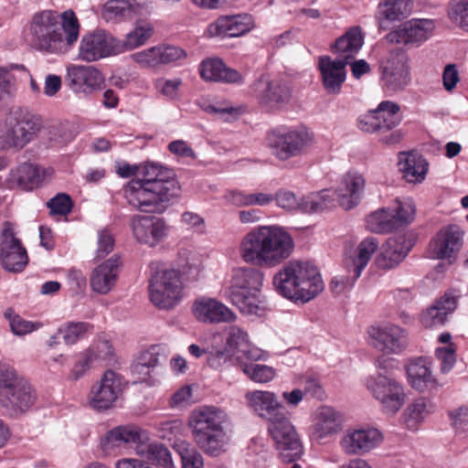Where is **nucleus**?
<instances>
[{"label":"nucleus","instance_id":"obj_1","mask_svg":"<svg viewBox=\"0 0 468 468\" xmlns=\"http://www.w3.org/2000/svg\"><path fill=\"white\" fill-rule=\"evenodd\" d=\"M138 173L124 188L128 203L144 213H163L172 198L177 197L180 186L173 170L156 163L144 165H119L117 174L123 178Z\"/></svg>","mask_w":468,"mask_h":468},{"label":"nucleus","instance_id":"obj_2","mask_svg":"<svg viewBox=\"0 0 468 468\" xmlns=\"http://www.w3.org/2000/svg\"><path fill=\"white\" fill-rule=\"evenodd\" d=\"M293 245L290 234L282 228L262 226L243 237L239 253L247 263L273 267L291 255Z\"/></svg>","mask_w":468,"mask_h":468},{"label":"nucleus","instance_id":"obj_3","mask_svg":"<svg viewBox=\"0 0 468 468\" xmlns=\"http://www.w3.org/2000/svg\"><path fill=\"white\" fill-rule=\"evenodd\" d=\"M60 16L51 10L36 13L31 21L30 32L36 47L48 52H55L62 42L72 47L79 38L80 24L71 10Z\"/></svg>","mask_w":468,"mask_h":468},{"label":"nucleus","instance_id":"obj_4","mask_svg":"<svg viewBox=\"0 0 468 468\" xmlns=\"http://www.w3.org/2000/svg\"><path fill=\"white\" fill-rule=\"evenodd\" d=\"M227 412L216 406H201L189 416L188 425L196 444L206 454L216 457L226 451L229 436L225 430Z\"/></svg>","mask_w":468,"mask_h":468},{"label":"nucleus","instance_id":"obj_5","mask_svg":"<svg viewBox=\"0 0 468 468\" xmlns=\"http://www.w3.org/2000/svg\"><path fill=\"white\" fill-rule=\"evenodd\" d=\"M275 290L283 297L309 302L324 288L316 266L310 262L290 261L273 277Z\"/></svg>","mask_w":468,"mask_h":468},{"label":"nucleus","instance_id":"obj_6","mask_svg":"<svg viewBox=\"0 0 468 468\" xmlns=\"http://www.w3.org/2000/svg\"><path fill=\"white\" fill-rule=\"evenodd\" d=\"M364 187V177L356 172H349L342 177L340 186L335 191L323 189L302 197L301 211L320 213L335 207L336 199L344 209L349 210L358 204Z\"/></svg>","mask_w":468,"mask_h":468},{"label":"nucleus","instance_id":"obj_7","mask_svg":"<svg viewBox=\"0 0 468 468\" xmlns=\"http://www.w3.org/2000/svg\"><path fill=\"white\" fill-rule=\"evenodd\" d=\"M37 390L31 382L11 367L0 382V409L11 418H18L35 405Z\"/></svg>","mask_w":468,"mask_h":468},{"label":"nucleus","instance_id":"obj_8","mask_svg":"<svg viewBox=\"0 0 468 468\" xmlns=\"http://www.w3.org/2000/svg\"><path fill=\"white\" fill-rule=\"evenodd\" d=\"M378 373L367 379V388L381 410L387 414L397 413L404 404L405 393L402 385L393 373V361L383 356L376 360Z\"/></svg>","mask_w":468,"mask_h":468},{"label":"nucleus","instance_id":"obj_9","mask_svg":"<svg viewBox=\"0 0 468 468\" xmlns=\"http://www.w3.org/2000/svg\"><path fill=\"white\" fill-rule=\"evenodd\" d=\"M44 127L43 120L27 109L12 111L0 129V149H22L34 141Z\"/></svg>","mask_w":468,"mask_h":468},{"label":"nucleus","instance_id":"obj_10","mask_svg":"<svg viewBox=\"0 0 468 468\" xmlns=\"http://www.w3.org/2000/svg\"><path fill=\"white\" fill-rule=\"evenodd\" d=\"M314 141V133L304 125L278 128L267 137L272 154L281 161L304 154Z\"/></svg>","mask_w":468,"mask_h":468},{"label":"nucleus","instance_id":"obj_11","mask_svg":"<svg viewBox=\"0 0 468 468\" xmlns=\"http://www.w3.org/2000/svg\"><path fill=\"white\" fill-rule=\"evenodd\" d=\"M152 303L161 310H169L179 303L183 296L181 274L175 269H157L149 279Z\"/></svg>","mask_w":468,"mask_h":468},{"label":"nucleus","instance_id":"obj_12","mask_svg":"<svg viewBox=\"0 0 468 468\" xmlns=\"http://www.w3.org/2000/svg\"><path fill=\"white\" fill-rule=\"evenodd\" d=\"M416 216L411 198L396 199L392 206L380 208L367 218V227L375 233H389L410 225Z\"/></svg>","mask_w":468,"mask_h":468},{"label":"nucleus","instance_id":"obj_13","mask_svg":"<svg viewBox=\"0 0 468 468\" xmlns=\"http://www.w3.org/2000/svg\"><path fill=\"white\" fill-rule=\"evenodd\" d=\"M118 38L112 33L97 29L84 34L80 41L78 58L91 63L119 54Z\"/></svg>","mask_w":468,"mask_h":468},{"label":"nucleus","instance_id":"obj_14","mask_svg":"<svg viewBox=\"0 0 468 468\" xmlns=\"http://www.w3.org/2000/svg\"><path fill=\"white\" fill-rule=\"evenodd\" d=\"M268 431L283 462L292 463L300 457L303 452L302 443L294 426L289 420L288 411L268 424Z\"/></svg>","mask_w":468,"mask_h":468},{"label":"nucleus","instance_id":"obj_15","mask_svg":"<svg viewBox=\"0 0 468 468\" xmlns=\"http://www.w3.org/2000/svg\"><path fill=\"white\" fill-rule=\"evenodd\" d=\"M367 335L369 345L384 355H399L408 347V332L395 324L372 325Z\"/></svg>","mask_w":468,"mask_h":468},{"label":"nucleus","instance_id":"obj_16","mask_svg":"<svg viewBox=\"0 0 468 468\" xmlns=\"http://www.w3.org/2000/svg\"><path fill=\"white\" fill-rule=\"evenodd\" d=\"M0 261L5 271L14 273L21 272L28 263L27 250L8 221L4 223L0 235Z\"/></svg>","mask_w":468,"mask_h":468},{"label":"nucleus","instance_id":"obj_17","mask_svg":"<svg viewBox=\"0 0 468 468\" xmlns=\"http://www.w3.org/2000/svg\"><path fill=\"white\" fill-rule=\"evenodd\" d=\"M435 29L431 19L413 18L398 26L390 31L386 39L389 43L419 47L431 37Z\"/></svg>","mask_w":468,"mask_h":468},{"label":"nucleus","instance_id":"obj_18","mask_svg":"<svg viewBox=\"0 0 468 468\" xmlns=\"http://www.w3.org/2000/svg\"><path fill=\"white\" fill-rule=\"evenodd\" d=\"M463 232L456 225L441 229L431 240L430 255L433 259L447 260L452 264L463 247Z\"/></svg>","mask_w":468,"mask_h":468},{"label":"nucleus","instance_id":"obj_19","mask_svg":"<svg viewBox=\"0 0 468 468\" xmlns=\"http://www.w3.org/2000/svg\"><path fill=\"white\" fill-rule=\"evenodd\" d=\"M65 81L75 93L90 95L102 88L104 77L94 66L70 65L67 68Z\"/></svg>","mask_w":468,"mask_h":468},{"label":"nucleus","instance_id":"obj_20","mask_svg":"<svg viewBox=\"0 0 468 468\" xmlns=\"http://www.w3.org/2000/svg\"><path fill=\"white\" fill-rule=\"evenodd\" d=\"M122 391V377L112 370H107L101 380L92 386L90 405L97 410L112 407Z\"/></svg>","mask_w":468,"mask_h":468},{"label":"nucleus","instance_id":"obj_21","mask_svg":"<svg viewBox=\"0 0 468 468\" xmlns=\"http://www.w3.org/2000/svg\"><path fill=\"white\" fill-rule=\"evenodd\" d=\"M248 408L268 424L273 422L287 412L277 396L268 390H252L245 394Z\"/></svg>","mask_w":468,"mask_h":468},{"label":"nucleus","instance_id":"obj_22","mask_svg":"<svg viewBox=\"0 0 468 468\" xmlns=\"http://www.w3.org/2000/svg\"><path fill=\"white\" fill-rule=\"evenodd\" d=\"M382 441L378 429L349 428L340 440L342 450L348 455H364L375 449Z\"/></svg>","mask_w":468,"mask_h":468},{"label":"nucleus","instance_id":"obj_23","mask_svg":"<svg viewBox=\"0 0 468 468\" xmlns=\"http://www.w3.org/2000/svg\"><path fill=\"white\" fill-rule=\"evenodd\" d=\"M149 440L147 432L135 425L118 426L109 431L101 441L106 453H111L133 444H144Z\"/></svg>","mask_w":468,"mask_h":468},{"label":"nucleus","instance_id":"obj_24","mask_svg":"<svg viewBox=\"0 0 468 468\" xmlns=\"http://www.w3.org/2000/svg\"><path fill=\"white\" fill-rule=\"evenodd\" d=\"M149 440L147 432L135 425L118 426L109 431L101 441L106 453H111L133 444H144Z\"/></svg>","mask_w":468,"mask_h":468},{"label":"nucleus","instance_id":"obj_25","mask_svg":"<svg viewBox=\"0 0 468 468\" xmlns=\"http://www.w3.org/2000/svg\"><path fill=\"white\" fill-rule=\"evenodd\" d=\"M413 247L412 239L407 234L389 238L376 257L375 264L378 269L390 270L399 265Z\"/></svg>","mask_w":468,"mask_h":468},{"label":"nucleus","instance_id":"obj_26","mask_svg":"<svg viewBox=\"0 0 468 468\" xmlns=\"http://www.w3.org/2000/svg\"><path fill=\"white\" fill-rule=\"evenodd\" d=\"M133 237L140 243L155 246L166 235L165 222L152 216H135L131 220Z\"/></svg>","mask_w":468,"mask_h":468},{"label":"nucleus","instance_id":"obj_27","mask_svg":"<svg viewBox=\"0 0 468 468\" xmlns=\"http://www.w3.org/2000/svg\"><path fill=\"white\" fill-rule=\"evenodd\" d=\"M254 27L252 16L248 14L218 17L207 27L211 37H238L250 32Z\"/></svg>","mask_w":468,"mask_h":468},{"label":"nucleus","instance_id":"obj_28","mask_svg":"<svg viewBox=\"0 0 468 468\" xmlns=\"http://www.w3.org/2000/svg\"><path fill=\"white\" fill-rule=\"evenodd\" d=\"M343 426L342 415L332 407L323 406L317 410L315 422L312 427V439L320 444L336 435Z\"/></svg>","mask_w":468,"mask_h":468},{"label":"nucleus","instance_id":"obj_29","mask_svg":"<svg viewBox=\"0 0 468 468\" xmlns=\"http://www.w3.org/2000/svg\"><path fill=\"white\" fill-rule=\"evenodd\" d=\"M348 61L333 60L328 56L319 58L318 69L324 90L327 94L335 95L341 91L346 79V67Z\"/></svg>","mask_w":468,"mask_h":468},{"label":"nucleus","instance_id":"obj_30","mask_svg":"<svg viewBox=\"0 0 468 468\" xmlns=\"http://www.w3.org/2000/svg\"><path fill=\"white\" fill-rule=\"evenodd\" d=\"M121 265L120 256L113 255L97 266L90 278L91 289L100 294L108 293L116 283Z\"/></svg>","mask_w":468,"mask_h":468},{"label":"nucleus","instance_id":"obj_31","mask_svg":"<svg viewBox=\"0 0 468 468\" xmlns=\"http://www.w3.org/2000/svg\"><path fill=\"white\" fill-rule=\"evenodd\" d=\"M193 313L195 317L203 323L220 324L236 320V314L229 307L211 298L196 301Z\"/></svg>","mask_w":468,"mask_h":468},{"label":"nucleus","instance_id":"obj_32","mask_svg":"<svg viewBox=\"0 0 468 468\" xmlns=\"http://www.w3.org/2000/svg\"><path fill=\"white\" fill-rule=\"evenodd\" d=\"M253 90L260 103L271 107L287 103L291 97V90L280 80L260 79L253 84Z\"/></svg>","mask_w":468,"mask_h":468},{"label":"nucleus","instance_id":"obj_33","mask_svg":"<svg viewBox=\"0 0 468 468\" xmlns=\"http://www.w3.org/2000/svg\"><path fill=\"white\" fill-rule=\"evenodd\" d=\"M382 80L385 86L392 91L403 90L410 80L406 58L397 56L388 59L383 68Z\"/></svg>","mask_w":468,"mask_h":468},{"label":"nucleus","instance_id":"obj_34","mask_svg":"<svg viewBox=\"0 0 468 468\" xmlns=\"http://www.w3.org/2000/svg\"><path fill=\"white\" fill-rule=\"evenodd\" d=\"M457 300L458 297L452 292H446L423 313V325L429 328L444 324L448 315L456 309Z\"/></svg>","mask_w":468,"mask_h":468},{"label":"nucleus","instance_id":"obj_35","mask_svg":"<svg viewBox=\"0 0 468 468\" xmlns=\"http://www.w3.org/2000/svg\"><path fill=\"white\" fill-rule=\"evenodd\" d=\"M409 0H382L378 5L376 19L381 30H388L395 21L409 14Z\"/></svg>","mask_w":468,"mask_h":468},{"label":"nucleus","instance_id":"obj_36","mask_svg":"<svg viewBox=\"0 0 468 468\" xmlns=\"http://www.w3.org/2000/svg\"><path fill=\"white\" fill-rule=\"evenodd\" d=\"M363 43L364 39L360 27H353L335 40L332 50L337 55L336 59L348 61L349 64L350 59L362 48Z\"/></svg>","mask_w":468,"mask_h":468},{"label":"nucleus","instance_id":"obj_37","mask_svg":"<svg viewBox=\"0 0 468 468\" xmlns=\"http://www.w3.org/2000/svg\"><path fill=\"white\" fill-rule=\"evenodd\" d=\"M407 374L410 386L420 392L437 387L430 365L422 357L412 360L408 364Z\"/></svg>","mask_w":468,"mask_h":468},{"label":"nucleus","instance_id":"obj_38","mask_svg":"<svg viewBox=\"0 0 468 468\" xmlns=\"http://www.w3.org/2000/svg\"><path fill=\"white\" fill-rule=\"evenodd\" d=\"M263 273L252 267L238 268L234 270L230 285L225 292L260 291L263 283Z\"/></svg>","mask_w":468,"mask_h":468},{"label":"nucleus","instance_id":"obj_39","mask_svg":"<svg viewBox=\"0 0 468 468\" xmlns=\"http://www.w3.org/2000/svg\"><path fill=\"white\" fill-rule=\"evenodd\" d=\"M201 77L209 81L239 82L241 75L239 71L227 68L221 59L204 60L200 68Z\"/></svg>","mask_w":468,"mask_h":468},{"label":"nucleus","instance_id":"obj_40","mask_svg":"<svg viewBox=\"0 0 468 468\" xmlns=\"http://www.w3.org/2000/svg\"><path fill=\"white\" fill-rule=\"evenodd\" d=\"M378 245V240L373 237H367L358 244L356 255L350 260V262H346L349 273H353V281L360 277Z\"/></svg>","mask_w":468,"mask_h":468},{"label":"nucleus","instance_id":"obj_41","mask_svg":"<svg viewBox=\"0 0 468 468\" xmlns=\"http://www.w3.org/2000/svg\"><path fill=\"white\" fill-rule=\"evenodd\" d=\"M399 171L410 183H420L424 180L429 164L419 154H402L399 162Z\"/></svg>","mask_w":468,"mask_h":468},{"label":"nucleus","instance_id":"obj_42","mask_svg":"<svg viewBox=\"0 0 468 468\" xmlns=\"http://www.w3.org/2000/svg\"><path fill=\"white\" fill-rule=\"evenodd\" d=\"M225 296L245 314L261 315L264 311V305L254 291L225 292Z\"/></svg>","mask_w":468,"mask_h":468},{"label":"nucleus","instance_id":"obj_43","mask_svg":"<svg viewBox=\"0 0 468 468\" xmlns=\"http://www.w3.org/2000/svg\"><path fill=\"white\" fill-rule=\"evenodd\" d=\"M380 117H378L375 110L362 115L358 120V128L365 133H377L379 141L385 144H395L402 138L400 131L390 132L389 134H384L381 125Z\"/></svg>","mask_w":468,"mask_h":468},{"label":"nucleus","instance_id":"obj_44","mask_svg":"<svg viewBox=\"0 0 468 468\" xmlns=\"http://www.w3.org/2000/svg\"><path fill=\"white\" fill-rule=\"evenodd\" d=\"M154 33L153 26L146 21H138L133 31L126 35L124 40L118 39L119 54L127 50L134 49L144 44Z\"/></svg>","mask_w":468,"mask_h":468},{"label":"nucleus","instance_id":"obj_45","mask_svg":"<svg viewBox=\"0 0 468 468\" xmlns=\"http://www.w3.org/2000/svg\"><path fill=\"white\" fill-rule=\"evenodd\" d=\"M140 4L136 0H110L103 9V17L107 21L131 18L139 11Z\"/></svg>","mask_w":468,"mask_h":468},{"label":"nucleus","instance_id":"obj_46","mask_svg":"<svg viewBox=\"0 0 468 468\" xmlns=\"http://www.w3.org/2000/svg\"><path fill=\"white\" fill-rule=\"evenodd\" d=\"M399 105L390 101L380 102L375 110L378 117H380V125L384 134H389L390 132L395 131L394 128L400 123L401 117L399 115Z\"/></svg>","mask_w":468,"mask_h":468},{"label":"nucleus","instance_id":"obj_47","mask_svg":"<svg viewBox=\"0 0 468 468\" xmlns=\"http://www.w3.org/2000/svg\"><path fill=\"white\" fill-rule=\"evenodd\" d=\"M158 364L159 354L156 348L153 347L141 353L136 362L132 365V373L137 377L138 381H144Z\"/></svg>","mask_w":468,"mask_h":468},{"label":"nucleus","instance_id":"obj_48","mask_svg":"<svg viewBox=\"0 0 468 468\" xmlns=\"http://www.w3.org/2000/svg\"><path fill=\"white\" fill-rule=\"evenodd\" d=\"M43 178V173L36 165L24 163L16 169V181L24 189L31 190L37 187Z\"/></svg>","mask_w":468,"mask_h":468},{"label":"nucleus","instance_id":"obj_49","mask_svg":"<svg viewBox=\"0 0 468 468\" xmlns=\"http://www.w3.org/2000/svg\"><path fill=\"white\" fill-rule=\"evenodd\" d=\"M433 410L431 401L425 398H419L410 403L406 410V421L408 426L413 427L422 421Z\"/></svg>","mask_w":468,"mask_h":468},{"label":"nucleus","instance_id":"obj_50","mask_svg":"<svg viewBox=\"0 0 468 468\" xmlns=\"http://www.w3.org/2000/svg\"><path fill=\"white\" fill-rule=\"evenodd\" d=\"M241 367L243 373L256 383H267L271 381L275 377V370L266 365L244 363L241 365Z\"/></svg>","mask_w":468,"mask_h":468},{"label":"nucleus","instance_id":"obj_51","mask_svg":"<svg viewBox=\"0 0 468 468\" xmlns=\"http://www.w3.org/2000/svg\"><path fill=\"white\" fill-rule=\"evenodd\" d=\"M92 329V325L85 322H70L58 329V334L62 335L67 345H73L84 337L86 333Z\"/></svg>","mask_w":468,"mask_h":468},{"label":"nucleus","instance_id":"obj_52","mask_svg":"<svg viewBox=\"0 0 468 468\" xmlns=\"http://www.w3.org/2000/svg\"><path fill=\"white\" fill-rule=\"evenodd\" d=\"M5 317L9 321V326L12 333L16 335H24L38 329L41 325L39 323L27 321L16 314L12 309L5 312Z\"/></svg>","mask_w":468,"mask_h":468},{"label":"nucleus","instance_id":"obj_53","mask_svg":"<svg viewBox=\"0 0 468 468\" xmlns=\"http://www.w3.org/2000/svg\"><path fill=\"white\" fill-rule=\"evenodd\" d=\"M448 16L452 22L468 31V0H451Z\"/></svg>","mask_w":468,"mask_h":468},{"label":"nucleus","instance_id":"obj_54","mask_svg":"<svg viewBox=\"0 0 468 468\" xmlns=\"http://www.w3.org/2000/svg\"><path fill=\"white\" fill-rule=\"evenodd\" d=\"M95 362L111 360L113 356V347L107 339H100L88 348Z\"/></svg>","mask_w":468,"mask_h":468},{"label":"nucleus","instance_id":"obj_55","mask_svg":"<svg viewBox=\"0 0 468 468\" xmlns=\"http://www.w3.org/2000/svg\"><path fill=\"white\" fill-rule=\"evenodd\" d=\"M95 254L97 258H104L113 250L114 239L112 234L106 229L97 232Z\"/></svg>","mask_w":468,"mask_h":468},{"label":"nucleus","instance_id":"obj_56","mask_svg":"<svg viewBox=\"0 0 468 468\" xmlns=\"http://www.w3.org/2000/svg\"><path fill=\"white\" fill-rule=\"evenodd\" d=\"M131 58L143 67H156L161 64L158 46L133 53Z\"/></svg>","mask_w":468,"mask_h":468},{"label":"nucleus","instance_id":"obj_57","mask_svg":"<svg viewBox=\"0 0 468 468\" xmlns=\"http://www.w3.org/2000/svg\"><path fill=\"white\" fill-rule=\"evenodd\" d=\"M51 214L67 216L72 208V200L67 194H58L48 202Z\"/></svg>","mask_w":468,"mask_h":468},{"label":"nucleus","instance_id":"obj_58","mask_svg":"<svg viewBox=\"0 0 468 468\" xmlns=\"http://www.w3.org/2000/svg\"><path fill=\"white\" fill-rule=\"evenodd\" d=\"M14 87L15 76L9 69L0 67V103L11 98Z\"/></svg>","mask_w":468,"mask_h":468},{"label":"nucleus","instance_id":"obj_59","mask_svg":"<svg viewBox=\"0 0 468 468\" xmlns=\"http://www.w3.org/2000/svg\"><path fill=\"white\" fill-rule=\"evenodd\" d=\"M274 197L276 204L287 210L298 209L301 211L302 197L298 198L294 193L291 191L280 190Z\"/></svg>","mask_w":468,"mask_h":468},{"label":"nucleus","instance_id":"obj_60","mask_svg":"<svg viewBox=\"0 0 468 468\" xmlns=\"http://www.w3.org/2000/svg\"><path fill=\"white\" fill-rule=\"evenodd\" d=\"M93 363H95L94 359L88 349H86L80 354L79 360L71 369L69 378L74 380L80 378L90 368Z\"/></svg>","mask_w":468,"mask_h":468},{"label":"nucleus","instance_id":"obj_61","mask_svg":"<svg viewBox=\"0 0 468 468\" xmlns=\"http://www.w3.org/2000/svg\"><path fill=\"white\" fill-rule=\"evenodd\" d=\"M436 356L441 361V370L442 373H448L456 362L455 350L452 344L447 347H438Z\"/></svg>","mask_w":468,"mask_h":468},{"label":"nucleus","instance_id":"obj_62","mask_svg":"<svg viewBox=\"0 0 468 468\" xmlns=\"http://www.w3.org/2000/svg\"><path fill=\"white\" fill-rule=\"evenodd\" d=\"M232 350L228 346L223 348H212L207 355V363L213 368H218L226 364L232 357Z\"/></svg>","mask_w":468,"mask_h":468},{"label":"nucleus","instance_id":"obj_63","mask_svg":"<svg viewBox=\"0 0 468 468\" xmlns=\"http://www.w3.org/2000/svg\"><path fill=\"white\" fill-rule=\"evenodd\" d=\"M149 459L157 462L163 466L171 464V454L169 450L161 443H152L148 446Z\"/></svg>","mask_w":468,"mask_h":468},{"label":"nucleus","instance_id":"obj_64","mask_svg":"<svg viewBox=\"0 0 468 468\" xmlns=\"http://www.w3.org/2000/svg\"><path fill=\"white\" fill-rule=\"evenodd\" d=\"M450 418L457 431H464L468 429V407L461 406L451 411Z\"/></svg>","mask_w":468,"mask_h":468}]
</instances>
